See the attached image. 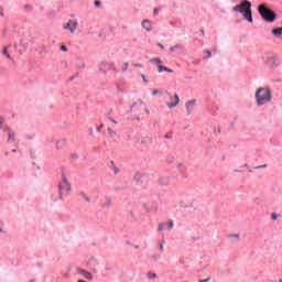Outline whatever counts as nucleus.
Masks as SVG:
<instances>
[{"label": "nucleus", "mask_w": 282, "mask_h": 282, "mask_svg": "<svg viewBox=\"0 0 282 282\" xmlns=\"http://www.w3.org/2000/svg\"><path fill=\"white\" fill-rule=\"evenodd\" d=\"M256 101L258 107H263V105H268V102L272 101V90L270 87H260L256 91Z\"/></svg>", "instance_id": "nucleus-1"}, {"label": "nucleus", "mask_w": 282, "mask_h": 282, "mask_svg": "<svg viewBox=\"0 0 282 282\" xmlns=\"http://www.w3.org/2000/svg\"><path fill=\"white\" fill-rule=\"evenodd\" d=\"M235 12L242 14L243 19L249 23H252V2L242 0L239 4L234 7Z\"/></svg>", "instance_id": "nucleus-2"}, {"label": "nucleus", "mask_w": 282, "mask_h": 282, "mask_svg": "<svg viewBox=\"0 0 282 282\" xmlns=\"http://www.w3.org/2000/svg\"><path fill=\"white\" fill-rule=\"evenodd\" d=\"M258 12L267 23H274L276 20V13H274V11H272V9L268 8L265 4H260L258 7Z\"/></svg>", "instance_id": "nucleus-3"}, {"label": "nucleus", "mask_w": 282, "mask_h": 282, "mask_svg": "<svg viewBox=\"0 0 282 282\" xmlns=\"http://www.w3.org/2000/svg\"><path fill=\"white\" fill-rule=\"evenodd\" d=\"M164 98L165 105L169 107V109H173L180 105V96H177V94L173 96L171 93L164 91Z\"/></svg>", "instance_id": "nucleus-4"}, {"label": "nucleus", "mask_w": 282, "mask_h": 282, "mask_svg": "<svg viewBox=\"0 0 282 282\" xmlns=\"http://www.w3.org/2000/svg\"><path fill=\"white\" fill-rule=\"evenodd\" d=\"M59 189V199H63V192L66 191V193L69 195L72 193V185L69 184V181H67V177L63 175L62 182L58 184Z\"/></svg>", "instance_id": "nucleus-5"}, {"label": "nucleus", "mask_w": 282, "mask_h": 282, "mask_svg": "<svg viewBox=\"0 0 282 282\" xmlns=\"http://www.w3.org/2000/svg\"><path fill=\"white\" fill-rule=\"evenodd\" d=\"M108 69H116V63L100 62L99 72H101V74H107Z\"/></svg>", "instance_id": "nucleus-6"}, {"label": "nucleus", "mask_w": 282, "mask_h": 282, "mask_svg": "<svg viewBox=\"0 0 282 282\" xmlns=\"http://www.w3.org/2000/svg\"><path fill=\"white\" fill-rule=\"evenodd\" d=\"M78 29V21L76 20H68V22L64 25V30H68L70 34H74Z\"/></svg>", "instance_id": "nucleus-7"}, {"label": "nucleus", "mask_w": 282, "mask_h": 282, "mask_svg": "<svg viewBox=\"0 0 282 282\" xmlns=\"http://www.w3.org/2000/svg\"><path fill=\"white\" fill-rule=\"evenodd\" d=\"M265 64L269 67H279V59H276L274 56H269L265 61Z\"/></svg>", "instance_id": "nucleus-8"}, {"label": "nucleus", "mask_w": 282, "mask_h": 282, "mask_svg": "<svg viewBox=\"0 0 282 282\" xmlns=\"http://www.w3.org/2000/svg\"><path fill=\"white\" fill-rule=\"evenodd\" d=\"M160 186H169L171 184V176L163 175L159 178Z\"/></svg>", "instance_id": "nucleus-9"}, {"label": "nucleus", "mask_w": 282, "mask_h": 282, "mask_svg": "<svg viewBox=\"0 0 282 282\" xmlns=\"http://www.w3.org/2000/svg\"><path fill=\"white\" fill-rule=\"evenodd\" d=\"M78 274H83L84 279H87L88 281H93L94 280V275H91V273L89 271H85L83 269H77Z\"/></svg>", "instance_id": "nucleus-10"}, {"label": "nucleus", "mask_w": 282, "mask_h": 282, "mask_svg": "<svg viewBox=\"0 0 282 282\" xmlns=\"http://www.w3.org/2000/svg\"><path fill=\"white\" fill-rule=\"evenodd\" d=\"M142 28H144V30H147V32H151V30H152L151 21L143 20Z\"/></svg>", "instance_id": "nucleus-11"}, {"label": "nucleus", "mask_w": 282, "mask_h": 282, "mask_svg": "<svg viewBox=\"0 0 282 282\" xmlns=\"http://www.w3.org/2000/svg\"><path fill=\"white\" fill-rule=\"evenodd\" d=\"M158 69H159V74H162V72H169V74H173V69H171L166 66L159 65Z\"/></svg>", "instance_id": "nucleus-12"}, {"label": "nucleus", "mask_w": 282, "mask_h": 282, "mask_svg": "<svg viewBox=\"0 0 282 282\" xmlns=\"http://www.w3.org/2000/svg\"><path fill=\"white\" fill-rule=\"evenodd\" d=\"M6 122V119H3L2 117H0V129L2 131H10V128L6 124H3Z\"/></svg>", "instance_id": "nucleus-13"}, {"label": "nucleus", "mask_w": 282, "mask_h": 282, "mask_svg": "<svg viewBox=\"0 0 282 282\" xmlns=\"http://www.w3.org/2000/svg\"><path fill=\"white\" fill-rule=\"evenodd\" d=\"M6 131L8 132L9 141L14 142L15 133L13 131H11L10 128H9V130H6Z\"/></svg>", "instance_id": "nucleus-14"}, {"label": "nucleus", "mask_w": 282, "mask_h": 282, "mask_svg": "<svg viewBox=\"0 0 282 282\" xmlns=\"http://www.w3.org/2000/svg\"><path fill=\"white\" fill-rule=\"evenodd\" d=\"M67 142L65 140H59L56 142V149H63Z\"/></svg>", "instance_id": "nucleus-15"}, {"label": "nucleus", "mask_w": 282, "mask_h": 282, "mask_svg": "<svg viewBox=\"0 0 282 282\" xmlns=\"http://www.w3.org/2000/svg\"><path fill=\"white\" fill-rule=\"evenodd\" d=\"M196 100L193 99V100H189L186 102V107H187V113H191V105H195Z\"/></svg>", "instance_id": "nucleus-16"}, {"label": "nucleus", "mask_w": 282, "mask_h": 282, "mask_svg": "<svg viewBox=\"0 0 282 282\" xmlns=\"http://www.w3.org/2000/svg\"><path fill=\"white\" fill-rule=\"evenodd\" d=\"M2 54H4V56H7V58H9V61H12V56H11L10 53L8 52V47H4V48H3Z\"/></svg>", "instance_id": "nucleus-17"}, {"label": "nucleus", "mask_w": 282, "mask_h": 282, "mask_svg": "<svg viewBox=\"0 0 282 282\" xmlns=\"http://www.w3.org/2000/svg\"><path fill=\"white\" fill-rule=\"evenodd\" d=\"M107 131H108V134L110 135V138H116V135H117L116 131H113L111 128H108Z\"/></svg>", "instance_id": "nucleus-18"}, {"label": "nucleus", "mask_w": 282, "mask_h": 282, "mask_svg": "<svg viewBox=\"0 0 282 282\" xmlns=\"http://www.w3.org/2000/svg\"><path fill=\"white\" fill-rule=\"evenodd\" d=\"M229 239H236V241H239V234L229 235Z\"/></svg>", "instance_id": "nucleus-19"}, {"label": "nucleus", "mask_w": 282, "mask_h": 282, "mask_svg": "<svg viewBox=\"0 0 282 282\" xmlns=\"http://www.w3.org/2000/svg\"><path fill=\"white\" fill-rule=\"evenodd\" d=\"M150 63H156L158 65H162V61L160 58H152Z\"/></svg>", "instance_id": "nucleus-20"}, {"label": "nucleus", "mask_w": 282, "mask_h": 282, "mask_svg": "<svg viewBox=\"0 0 282 282\" xmlns=\"http://www.w3.org/2000/svg\"><path fill=\"white\" fill-rule=\"evenodd\" d=\"M80 195H82V197H84V199L86 202H91V198H89V196H87V194H85V192H82Z\"/></svg>", "instance_id": "nucleus-21"}, {"label": "nucleus", "mask_w": 282, "mask_h": 282, "mask_svg": "<svg viewBox=\"0 0 282 282\" xmlns=\"http://www.w3.org/2000/svg\"><path fill=\"white\" fill-rule=\"evenodd\" d=\"M127 69H129V62L124 63V66L121 68V72L124 74V72H127Z\"/></svg>", "instance_id": "nucleus-22"}, {"label": "nucleus", "mask_w": 282, "mask_h": 282, "mask_svg": "<svg viewBox=\"0 0 282 282\" xmlns=\"http://www.w3.org/2000/svg\"><path fill=\"white\" fill-rule=\"evenodd\" d=\"M24 10H26V12L32 11V10H33L32 4H25V6H24Z\"/></svg>", "instance_id": "nucleus-23"}, {"label": "nucleus", "mask_w": 282, "mask_h": 282, "mask_svg": "<svg viewBox=\"0 0 282 282\" xmlns=\"http://www.w3.org/2000/svg\"><path fill=\"white\" fill-rule=\"evenodd\" d=\"M141 78L143 79V83L149 84V79H147V75L142 74Z\"/></svg>", "instance_id": "nucleus-24"}, {"label": "nucleus", "mask_w": 282, "mask_h": 282, "mask_svg": "<svg viewBox=\"0 0 282 282\" xmlns=\"http://www.w3.org/2000/svg\"><path fill=\"white\" fill-rule=\"evenodd\" d=\"M162 230H164V223L159 225V231L162 232Z\"/></svg>", "instance_id": "nucleus-25"}, {"label": "nucleus", "mask_w": 282, "mask_h": 282, "mask_svg": "<svg viewBox=\"0 0 282 282\" xmlns=\"http://www.w3.org/2000/svg\"><path fill=\"white\" fill-rule=\"evenodd\" d=\"M256 169H257V170H259V169H268V164L259 165V166H257Z\"/></svg>", "instance_id": "nucleus-26"}, {"label": "nucleus", "mask_w": 282, "mask_h": 282, "mask_svg": "<svg viewBox=\"0 0 282 282\" xmlns=\"http://www.w3.org/2000/svg\"><path fill=\"white\" fill-rule=\"evenodd\" d=\"M205 54L207 55V58H210V56H213V53H210V51H205Z\"/></svg>", "instance_id": "nucleus-27"}, {"label": "nucleus", "mask_w": 282, "mask_h": 282, "mask_svg": "<svg viewBox=\"0 0 282 282\" xmlns=\"http://www.w3.org/2000/svg\"><path fill=\"white\" fill-rule=\"evenodd\" d=\"M158 94H160V90H158V89H154V90L152 91V96H158Z\"/></svg>", "instance_id": "nucleus-28"}, {"label": "nucleus", "mask_w": 282, "mask_h": 282, "mask_svg": "<svg viewBox=\"0 0 282 282\" xmlns=\"http://www.w3.org/2000/svg\"><path fill=\"white\" fill-rule=\"evenodd\" d=\"M61 50H62V52H67V46L62 45V46H61Z\"/></svg>", "instance_id": "nucleus-29"}, {"label": "nucleus", "mask_w": 282, "mask_h": 282, "mask_svg": "<svg viewBox=\"0 0 282 282\" xmlns=\"http://www.w3.org/2000/svg\"><path fill=\"white\" fill-rule=\"evenodd\" d=\"M0 17H6V13L3 12L2 8H0Z\"/></svg>", "instance_id": "nucleus-30"}, {"label": "nucleus", "mask_w": 282, "mask_h": 282, "mask_svg": "<svg viewBox=\"0 0 282 282\" xmlns=\"http://www.w3.org/2000/svg\"><path fill=\"white\" fill-rule=\"evenodd\" d=\"M182 47H183L182 44H176V45L174 46V50L182 48Z\"/></svg>", "instance_id": "nucleus-31"}, {"label": "nucleus", "mask_w": 282, "mask_h": 282, "mask_svg": "<svg viewBox=\"0 0 282 282\" xmlns=\"http://www.w3.org/2000/svg\"><path fill=\"white\" fill-rule=\"evenodd\" d=\"M132 65H133V67H143L142 64H138V63H134Z\"/></svg>", "instance_id": "nucleus-32"}, {"label": "nucleus", "mask_w": 282, "mask_h": 282, "mask_svg": "<svg viewBox=\"0 0 282 282\" xmlns=\"http://www.w3.org/2000/svg\"><path fill=\"white\" fill-rule=\"evenodd\" d=\"M110 122H113V124H118V121H116L113 118H109Z\"/></svg>", "instance_id": "nucleus-33"}, {"label": "nucleus", "mask_w": 282, "mask_h": 282, "mask_svg": "<svg viewBox=\"0 0 282 282\" xmlns=\"http://www.w3.org/2000/svg\"><path fill=\"white\" fill-rule=\"evenodd\" d=\"M198 282H210V278H207L205 280H199Z\"/></svg>", "instance_id": "nucleus-34"}, {"label": "nucleus", "mask_w": 282, "mask_h": 282, "mask_svg": "<svg viewBox=\"0 0 282 282\" xmlns=\"http://www.w3.org/2000/svg\"><path fill=\"white\" fill-rule=\"evenodd\" d=\"M167 228H173V220H171L170 223H169V226H167Z\"/></svg>", "instance_id": "nucleus-35"}, {"label": "nucleus", "mask_w": 282, "mask_h": 282, "mask_svg": "<svg viewBox=\"0 0 282 282\" xmlns=\"http://www.w3.org/2000/svg\"><path fill=\"white\" fill-rule=\"evenodd\" d=\"M149 278H150V279H155V273H150V274H149Z\"/></svg>", "instance_id": "nucleus-36"}, {"label": "nucleus", "mask_w": 282, "mask_h": 282, "mask_svg": "<svg viewBox=\"0 0 282 282\" xmlns=\"http://www.w3.org/2000/svg\"><path fill=\"white\" fill-rule=\"evenodd\" d=\"M95 6L98 8L100 6V1L96 0Z\"/></svg>", "instance_id": "nucleus-37"}, {"label": "nucleus", "mask_w": 282, "mask_h": 282, "mask_svg": "<svg viewBox=\"0 0 282 282\" xmlns=\"http://www.w3.org/2000/svg\"><path fill=\"white\" fill-rule=\"evenodd\" d=\"M153 14H154V15H158V14H159L158 9H154Z\"/></svg>", "instance_id": "nucleus-38"}, {"label": "nucleus", "mask_w": 282, "mask_h": 282, "mask_svg": "<svg viewBox=\"0 0 282 282\" xmlns=\"http://www.w3.org/2000/svg\"><path fill=\"white\" fill-rule=\"evenodd\" d=\"M170 52H175V46H171Z\"/></svg>", "instance_id": "nucleus-39"}, {"label": "nucleus", "mask_w": 282, "mask_h": 282, "mask_svg": "<svg viewBox=\"0 0 282 282\" xmlns=\"http://www.w3.org/2000/svg\"><path fill=\"white\" fill-rule=\"evenodd\" d=\"M160 250H164V245L163 243L160 245Z\"/></svg>", "instance_id": "nucleus-40"}, {"label": "nucleus", "mask_w": 282, "mask_h": 282, "mask_svg": "<svg viewBox=\"0 0 282 282\" xmlns=\"http://www.w3.org/2000/svg\"><path fill=\"white\" fill-rule=\"evenodd\" d=\"M102 124H100L98 128H97V131H100V129H102Z\"/></svg>", "instance_id": "nucleus-41"}, {"label": "nucleus", "mask_w": 282, "mask_h": 282, "mask_svg": "<svg viewBox=\"0 0 282 282\" xmlns=\"http://www.w3.org/2000/svg\"><path fill=\"white\" fill-rule=\"evenodd\" d=\"M271 218H272V219H276V214H273V215L271 216Z\"/></svg>", "instance_id": "nucleus-42"}, {"label": "nucleus", "mask_w": 282, "mask_h": 282, "mask_svg": "<svg viewBox=\"0 0 282 282\" xmlns=\"http://www.w3.org/2000/svg\"><path fill=\"white\" fill-rule=\"evenodd\" d=\"M145 113H148V116H149V113H151V111H149V109H145Z\"/></svg>", "instance_id": "nucleus-43"}, {"label": "nucleus", "mask_w": 282, "mask_h": 282, "mask_svg": "<svg viewBox=\"0 0 282 282\" xmlns=\"http://www.w3.org/2000/svg\"><path fill=\"white\" fill-rule=\"evenodd\" d=\"M139 105H144V102L143 101H139Z\"/></svg>", "instance_id": "nucleus-44"}, {"label": "nucleus", "mask_w": 282, "mask_h": 282, "mask_svg": "<svg viewBox=\"0 0 282 282\" xmlns=\"http://www.w3.org/2000/svg\"><path fill=\"white\" fill-rule=\"evenodd\" d=\"M12 153H17V150H12Z\"/></svg>", "instance_id": "nucleus-45"}, {"label": "nucleus", "mask_w": 282, "mask_h": 282, "mask_svg": "<svg viewBox=\"0 0 282 282\" xmlns=\"http://www.w3.org/2000/svg\"><path fill=\"white\" fill-rule=\"evenodd\" d=\"M245 167L248 169V164H245Z\"/></svg>", "instance_id": "nucleus-46"}, {"label": "nucleus", "mask_w": 282, "mask_h": 282, "mask_svg": "<svg viewBox=\"0 0 282 282\" xmlns=\"http://www.w3.org/2000/svg\"><path fill=\"white\" fill-rule=\"evenodd\" d=\"M137 104H132V107H135Z\"/></svg>", "instance_id": "nucleus-47"}, {"label": "nucleus", "mask_w": 282, "mask_h": 282, "mask_svg": "<svg viewBox=\"0 0 282 282\" xmlns=\"http://www.w3.org/2000/svg\"><path fill=\"white\" fill-rule=\"evenodd\" d=\"M249 173H252V170L249 169Z\"/></svg>", "instance_id": "nucleus-48"}, {"label": "nucleus", "mask_w": 282, "mask_h": 282, "mask_svg": "<svg viewBox=\"0 0 282 282\" xmlns=\"http://www.w3.org/2000/svg\"><path fill=\"white\" fill-rule=\"evenodd\" d=\"M0 232H3V229L0 228Z\"/></svg>", "instance_id": "nucleus-49"}, {"label": "nucleus", "mask_w": 282, "mask_h": 282, "mask_svg": "<svg viewBox=\"0 0 282 282\" xmlns=\"http://www.w3.org/2000/svg\"><path fill=\"white\" fill-rule=\"evenodd\" d=\"M279 282H282V279H281V280H279Z\"/></svg>", "instance_id": "nucleus-50"}]
</instances>
